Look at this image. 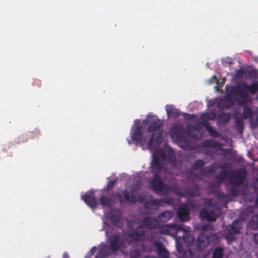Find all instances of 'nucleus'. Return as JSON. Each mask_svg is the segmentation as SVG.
Listing matches in <instances>:
<instances>
[{
    "instance_id": "22",
    "label": "nucleus",
    "mask_w": 258,
    "mask_h": 258,
    "mask_svg": "<svg viewBox=\"0 0 258 258\" xmlns=\"http://www.w3.org/2000/svg\"><path fill=\"white\" fill-rule=\"evenodd\" d=\"M183 190L187 196L190 197L199 196L200 195V187L196 183L190 187L185 188Z\"/></svg>"
},
{
    "instance_id": "38",
    "label": "nucleus",
    "mask_w": 258,
    "mask_h": 258,
    "mask_svg": "<svg viewBox=\"0 0 258 258\" xmlns=\"http://www.w3.org/2000/svg\"><path fill=\"white\" fill-rule=\"evenodd\" d=\"M154 155L157 156L163 161H164L165 159L166 158V153L163 150H158Z\"/></svg>"
},
{
    "instance_id": "47",
    "label": "nucleus",
    "mask_w": 258,
    "mask_h": 258,
    "mask_svg": "<svg viewBox=\"0 0 258 258\" xmlns=\"http://www.w3.org/2000/svg\"><path fill=\"white\" fill-rule=\"evenodd\" d=\"M252 239L254 243L258 246V233L252 234Z\"/></svg>"
},
{
    "instance_id": "2",
    "label": "nucleus",
    "mask_w": 258,
    "mask_h": 258,
    "mask_svg": "<svg viewBox=\"0 0 258 258\" xmlns=\"http://www.w3.org/2000/svg\"><path fill=\"white\" fill-rule=\"evenodd\" d=\"M225 88L228 95L231 97L237 94L239 104L243 105L249 98L248 93L254 94L257 91L258 81H254L250 85H248L246 83H241L237 84L236 87L226 86Z\"/></svg>"
},
{
    "instance_id": "43",
    "label": "nucleus",
    "mask_w": 258,
    "mask_h": 258,
    "mask_svg": "<svg viewBox=\"0 0 258 258\" xmlns=\"http://www.w3.org/2000/svg\"><path fill=\"white\" fill-rule=\"evenodd\" d=\"M226 82V78H222L221 80H220V82L219 83V84L217 85V86H216V90L217 91H220L219 88H221L223 87L224 84H225Z\"/></svg>"
},
{
    "instance_id": "31",
    "label": "nucleus",
    "mask_w": 258,
    "mask_h": 258,
    "mask_svg": "<svg viewBox=\"0 0 258 258\" xmlns=\"http://www.w3.org/2000/svg\"><path fill=\"white\" fill-rule=\"evenodd\" d=\"M204 117L208 120H214L216 118V113L215 111H211L204 113L202 114Z\"/></svg>"
},
{
    "instance_id": "25",
    "label": "nucleus",
    "mask_w": 258,
    "mask_h": 258,
    "mask_svg": "<svg viewBox=\"0 0 258 258\" xmlns=\"http://www.w3.org/2000/svg\"><path fill=\"white\" fill-rule=\"evenodd\" d=\"M109 218L112 224L119 228H121L123 226V223L121 221L120 215H116L114 214H110Z\"/></svg>"
},
{
    "instance_id": "54",
    "label": "nucleus",
    "mask_w": 258,
    "mask_h": 258,
    "mask_svg": "<svg viewBox=\"0 0 258 258\" xmlns=\"http://www.w3.org/2000/svg\"><path fill=\"white\" fill-rule=\"evenodd\" d=\"M230 167V164L229 163H225L220 166V168L221 169L229 168Z\"/></svg>"
},
{
    "instance_id": "9",
    "label": "nucleus",
    "mask_w": 258,
    "mask_h": 258,
    "mask_svg": "<svg viewBox=\"0 0 258 258\" xmlns=\"http://www.w3.org/2000/svg\"><path fill=\"white\" fill-rule=\"evenodd\" d=\"M180 225L169 224L161 226L159 225L157 229L161 234L174 236L177 235L178 232L180 231V229L182 228Z\"/></svg>"
},
{
    "instance_id": "39",
    "label": "nucleus",
    "mask_w": 258,
    "mask_h": 258,
    "mask_svg": "<svg viewBox=\"0 0 258 258\" xmlns=\"http://www.w3.org/2000/svg\"><path fill=\"white\" fill-rule=\"evenodd\" d=\"M200 119L201 120V123L203 126H204L206 130L208 128V127H210V123L208 122V120L205 117H204L202 115L200 116Z\"/></svg>"
},
{
    "instance_id": "59",
    "label": "nucleus",
    "mask_w": 258,
    "mask_h": 258,
    "mask_svg": "<svg viewBox=\"0 0 258 258\" xmlns=\"http://www.w3.org/2000/svg\"><path fill=\"white\" fill-rule=\"evenodd\" d=\"M63 258H70L69 255L67 252H64L63 254Z\"/></svg>"
},
{
    "instance_id": "62",
    "label": "nucleus",
    "mask_w": 258,
    "mask_h": 258,
    "mask_svg": "<svg viewBox=\"0 0 258 258\" xmlns=\"http://www.w3.org/2000/svg\"><path fill=\"white\" fill-rule=\"evenodd\" d=\"M255 204L258 207V197L257 198L256 201H255Z\"/></svg>"
},
{
    "instance_id": "15",
    "label": "nucleus",
    "mask_w": 258,
    "mask_h": 258,
    "mask_svg": "<svg viewBox=\"0 0 258 258\" xmlns=\"http://www.w3.org/2000/svg\"><path fill=\"white\" fill-rule=\"evenodd\" d=\"M81 199L90 207L95 208L97 205V200L93 190H89L81 197Z\"/></svg>"
},
{
    "instance_id": "26",
    "label": "nucleus",
    "mask_w": 258,
    "mask_h": 258,
    "mask_svg": "<svg viewBox=\"0 0 258 258\" xmlns=\"http://www.w3.org/2000/svg\"><path fill=\"white\" fill-rule=\"evenodd\" d=\"M231 118L228 113L222 112L218 116L217 120L218 124H225L229 122Z\"/></svg>"
},
{
    "instance_id": "46",
    "label": "nucleus",
    "mask_w": 258,
    "mask_h": 258,
    "mask_svg": "<svg viewBox=\"0 0 258 258\" xmlns=\"http://www.w3.org/2000/svg\"><path fill=\"white\" fill-rule=\"evenodd\" d=\"M182 115L184 118L187 120L193 119L195 116V115L190 114L187 113H183Z\"/></svg>"
},
{
    "instance_id": "36",
    "label": "nucleus",
    "mask_w": 258,
    "mask_h": 258,
    "mask_svg": "<svg viewBox=\"0 0 258 258\" xmlns=\"http://www.w3.org/2000/svg\"><path fill=\"white\" fill-rule=\"evenodd\" d=\"M228 173V171H227V170H222L221 171V172L215 177V178L216 179H219L220 182H222L224 180L225 178L226 177Z\"/></svg>"
},
{
    "instance_id": "44",
    "label": "nucleus",
    "mask_w": 258,
    "mask_h": 258,
    "mask_svg": "<svg viewBox=\"0 0 258 258\" xmlns=\"http://www.w3.org/2000/svg\"><path fill=\"white\" fill-rule=\"evenodd\" d=\"M169 159L172 163L173 164L176 162V157L173 152H170L169 154Z\"/></svg>"
},
{
    "instance_id": "5",
    "label": "nucleus",
    "mask_w": 258,
    "mask_h": 258,
    "mask_svg": "<svg viewBox=\"0 0 258 258\" xmlns=\"http://www.w3.org/2000/svg\"><path fill=\"white\" fill-rule=\"evenodd\" d=\"M152 189L156 193L167 195L172 190V186L165 184L161 179V175L157 173L154 174L153 178L150 181Z\"/></svg>"
},
{
    "instance_id": "37",
    "label": "nucleus",
    "mask_w": 258,
    "mask_h": 258,
    "mask_svg": "<svg viewBox=\"0 0 258 258\" xmlns=\"http://www.w3.org/2000/svg\"><path fill=\"white\" fill-rule=\"evenodd\" d=\"M221 62L223 64H232L235 63L234 60L230 57H226L222 58Z\"/></svg>"
},
{
    "instance_id": "48",
    "label": "nucleus",
    "mask_w": 258,
    "mask_h": 258,
    "mask_svg": "<svg viewBox=\"0 0 258 258\" xmlns=\"http://www.w3.org/2000/svg\"><path fill=\"white\" fill-rule=\"evenodd\" d=\"M176 248L177 249L178 254H182L183 252V251L184 250L183 247L182 245V244H180L177 242L176 243Z\"/></svg>"
},
{
    "instance_id": "41",
    "label": "nucleus",
    "mask_w": 258,
    "mask_h": 258,
    "mask_svg": "<svg viewBox=\"0 0 258 258\" xmlns=\"http://www.w3.org/2000/svg\"><path fill=\"white\" fill-rule=\"evenodd\" d=\"M251 223L254 227L258 229V214L252 217Z\"/></svg>"
},
{
    "instance_id": "42",
    "label": "nucleus",
    "mask_w": 258,
    "mask_h": 258,
    "mask_svg": "<svg viewBox=\"0 0 258 258\" xmlns=\"http://www.w3.org/2000/svg\"><path fill=\"white\" fill-rule=\"evenodd\" d=\"M201 230L203 231H206V230H210V231H213L214 228L213 226L211 224H205L204 225L202 226L201 227Z\"/></svg>"
},
{
    "instance_id": "1",
    "label": "nucleus",
    "mask_w": 258,
    "mask_h": 258,
    "mask_svg": "<svg viewBox=\"0 0 258 258\" xmlns=\"http://www.w3.org/2000/svg\"><path fill=\"white\" fill-rule=\"evenodd\" d=\"M159 225V220L151 217L145 218L142 221V224L132 221L130 223L131 231L128 232V236L132 241H141L147 232L143 226L148 229H154L157 228Z\"/></svg>"
},
{
    "instance_id": "64",
    "label": "nucleus",
    "mask_w": 258,
    "mask_h": 258,
    "mask_svg": "<svg viewBox=\"0 0 258 258\" xmlns=\"http://www.w3.org/2000/svg\"><path fill=\"white\" fill-rule=\"evenodd\" d=\"M237 62H238V63H241V62L239 61V59H238V60H237Z\"/></svg>"
},
{
    "instance_id": "63",
    "label": "nucleus",
    "mask_w": 258,
    "mask_h": 258,
    "mask_svg": "<svg viewBox=\"0 0 258 258\" xmlns=\"http://www.w3.org/2000/svg\"><path fill=\"white\" fill-rule=\"evenodd\" d=\"M255 71H253V70H252L251 72H250V74L251 75H253V73H255Z\"/></svg>"
},
{
    "instance_id": "52",
    "label": "nucleus",
    "mask_w": 258,
    "mask_h": 258,
    "mask_svg": "<svg viewBox=\"0 0 258 258\" xmlns=\"http://www.w3.org/2000/svg\"><path fill=\"white\" fill-rule=\"evenodd\" d=\"M146 201H147L145 200V198L141 195L139 196L138 199L137 198V202H139L140 203H144V204Z\"/></svg>"
},
{
    "instance_id": "11",
    "label": "nucleus",
    "mask_w": 258,
    "mask_h": 258,
    "mask_svg": "<svg viewBox=\"0 0 258 258\" xmlns=\"http://www.w3.org/2000/svg\"><path fill=\"white\" fill-rule=\"evenodd\" d=\"M172 201L171 198L166 197L161 199H154L149 200L145 202L144 206L146 209H152L153 210H157L162 204H170Z\"/></svg>"
},
{
    "instance_id": "45",
    "label": "nucleus",
    "mask_w": 258,
    "mask_h": 258,
    "mask_svg": "<svg viewBox=\"0 0 258 258\" xmlns=\"http://www.w3.org/2000/svg\"><path fill=\"white\" fill-rule=\"evenodd\" d=\"M31 133V137L33 139L35 138L38 137L40 135V132L38 130L35 129Z\"/></svg>"
},
{
    "instance_id": "57",
    "label": "nucleus",
    "mask_w": 258,
    "mask_h": 258,
    "mask_svg": "<svg viewBox=\"0 0 258 258\" xmlns=\"http://www.w3.org/2000/svg\"><path fill=\"white\" fill-rule=\"evenodd\" d=\"M140 123V119H135L134 120V125H137Z\"/></svg>"
},
{
    "instance_id": "51",
    "label": "nucleus",
    "mask_w": 258,
    "mask_h": 258,
    "mask_svg": "<svg viewBox=\"0 0 258 258\" xmlns=\"http://www.w3.org/2000/svg\"><path fill=\"white\" fill-rule=\"evenodd\" d=\"M141 255V252L139 250H136L134 252L131 253V256L132 257H137L140 256Z\"/></svg>"
},
{
    "instance_id": "30",
    "label": "nucleus",
    "mask_w": 258,
    "mask_h": 258,
    "mask_svg": "<svg viewBox=\"0 0 258 258\" xmlns=\"http://www.w3.org/2000/svg\"><path fill=\"white\" fill-rule=\"evenodd\" d=\"M224 249L219 247L215 249L212 254V258H223Z\"/></svg>"
},
{
    "instance_id": "19",
    "label": "nucleus",
    "mask_w": 258,
    "mask_h": 258,
    "mask_svg": "<svg viewBox=\"0 0 258 258\" xmlns=\"http://www.w3.org/2000/svg\"><path fill=\"white\" fill-rule=\"evenodd\" d=\"M227 93V92L226 91ZM235 96H237V94H235L233 97L229 96L227 93L226 98L221 99L218 103V106L220 108H229L233 105V101L231 99H236L238 102V98H235Z\"/></svg>"
},
{
    "instance_id": "35",
    "label": "nucleus",
    "mask_w": 258,
    "mask_h": 258,
    "mask_svg": "<svg viewBox=\"0 0 258 258\" xmlns=\"http://www.w3.org/2000/svg\"><path fill=\"white\" fill-rule=\"evenodd\" d=\"M117 181V178L109 181L106 185V187L105 188V190H110L112 189L114 187H115Z\"/></svg>"
},
{
    "instance_id": "50",
    "label": "nucleus",
    "mask_w": 258,
    "mask_h": 258,
    "mask_svg": "<svg viewBox=\"0 0 258 258\" xmlns=\"http://www.w3.org/2000/svg\"><path fill=\"white\" fill-rule=\"evenodd\" d=\"M236 123L240 128L243 127V121L240 119H236Z\"/></svg>"
},
{
    "instance_id": "61",
    "label": "nucleus",
    "mask_w": 258,
    "mask_h": 258,
    "mask_svg": "<svg viewBox=\"0 0 258 258\" xmlns=\"http://www.w3.org/2000/svg\"><path fill=\"white\" fill-rule=\"evenodd\" d=\"M145 258H157L153 256H146Z\"/></svg>"
},
{
    "instance_id": "23",
    "label": "nucleus",
    "mask_w": 258,
    "mask_h": 258,
    "mask_svg": "<svg viewBox=\"0 0 258 258\" xmlns=\"http://www.w3.org/2000/svg\"><path fill=\"white\" fill-rule=\"evenodd\" d=\"M99 203L103 207H112L114 204L113 199L109 195H102L99 199Z\"/></svg>"
},
{
    "instance_id": "8",
    "label": "nucleus",
    "mask_w": 258,
    "mask_h": 258,
    "mask_svg": "<svg viewBox=\"0 0 258 258\" xmlns=\"http://www.w3.org/2000/svg\"><path fill=\"white\" fill-rule=\"evenodd\" d=\"M145 127L142 125L132 128L131 135L133 141L138 143L144 144L147 140V136L145 134Z\"/></svg>"
},
{
    "instance_id": "20",
    "label": "nucleus",
    "mask_w": 258,
    "mask_h": 258,
    "mask_svg": "<svg viewBox=\"0 0 258 258\" xmlns=\"http://www.w3.org/2000/svg\"><path fill=\"white\" fill-rule=\"evenodd\" d=\"M177 217L182 222H186L189 220V212L188 208L186 206H181L177 209Z\"/></svg>"
},
{
    "instance_id": "14",
    "label": "nucleus",
    "mask_w": 258,
    "mask_h": 258,
    "mask_svg": "<svg viewBox=\"0 0 258 258\" xmlns=\"http://www.w3.org/2000/svg\"><path fill=\"white\" fill-rule=\"evenodd\" d=\"M180 226L182 227L180 231H182L183 232L182 237L184 242L189 245H191L195 241V237L191 232L190 227L183 224H180Z\"/></svg>"
},
{
    "instance_id": "49",
    "label": "nucleus",
    "mask_w": 258,
    "mask_h": 258,
    "mask_svg": "<svg viewBox=\"0 0 258 258\" xmlns=\"http://www.w3.org/2000/svg\"><path fill=\"white\" fill-rule=\"evenodd\" d=\"M220 80L218 79L216 76H213L210 79V83H214L215 82L217 85L219 84Z\"/></svg>"
},
{
    "instance_id": "53",
    "label": "nucleus",
    "mask_w": 258,
    "mask_h": 258,
    "mask_svg": "<svg viewBox=\"0 0 258 258\" xmlns=\"http://www.w3.org/2000/svg\"><path fill=\"white\" fill-rule=\"evenodd\" d=\"M244 74V71L242 70H237L236 72V76L238 77H242Z\"/></svg>"
},
{
    "instance_id": "58",
    "label": "nucleus",
    "mask_w": 258,
    "mask_h": 258,
    "mask_svg": "<svg viewBox=\"0 0 258 258\" xmlns=\"http://www.w3.org/2000/svg\"><path fill=\"white\" fill-rule=\"evenodd\" d=\"M142 249H143V250H146V251H151L152 250V248L151 247H150L148 249H146V248H145V245H143Z\"/></svg>"
},
{
    "instance_id": "12",
    "label": "nucleus",
    "mask_w": 258,
    "mask_h": 258,
    "mask_svg": "<svg viewBox=\"0 0 258 258\" xmlns=\"http://www.w3.org/2000/svg\"><path fill=\"white\" fill-rule=\"evenodd\" d=\"M109 248L113 252L117 251L121 246L119 232L113 233L109 238Z\"/></svg>"
},
{
    "instance_id": "32",
    "label": "nucleus",
    "mask_w": 258,
    "mask_h": 258,
    "mask_svg": "<svg viewBox=\"0 0 258 258\" xmlns=\"http://www.w3.org/2000/svg\"><path fill=\"white\" fill-rule=\"evenodd\" d=\"M193 256L194 253L190 249L183 250L182 254H178V258H192Z\"/></svg>"
},
{
    "instance_id": "3",
    "label": "nucleus",
    "mask_w": 258,
    "mask_h": 258,
    "mask_svg": "<svg viewBox=\"0 0 258 258\" xmlns=\"http://www.w3.org/2000/svg\"><path fill=\"white\" fill-rule=\"evenodd\" d=\"M143 123L148 125L147 131L152 133L148 143V148L151 150L154 147L155 143L156 145H158L161 142L162 131H159L156 138L154 132L159 130L163 126V123L157 116L152 115H149Z\"/></svg>"
},
{
    "instance_id": "28",
    "label": "nucleus",
    "mask_w": 258,
    "mask_h": 258,
    "mask_svg": "<svg viewBox=\"0 0 258 258\" xmlns=\"http://www.w3.org/2000/svg\"><path fill=\"white\" fill-rule=\"evenodd\" d=\"M215 167L213 165L202 168L201 169V174L202 175H209L215 172Z\"/></svg>"
},
{
    "instance_id": "33",
    "label": "nucleus",
    "mask_w": 258,
    "mask_h": 258,
    "mask_svg": "<svg viewBox=\"0 0 258 258\" xmlns=\"http://www.w3.org/2000/svg\"><path fill=\"white\" fill-rule=\"evenodd\" d=\"M205 164V162L203 160L198 159L195 161L192 165L191 167L194 169H199L203 168L202 167Z\"/></svg>"
},
{
    "instance_id": "24",
    "label": "nucleus",
    "mask_w": 258,
    "mask_h": 258,
    "mask_svg": "<svg viewBox=\"0 0 258 258\" xmlns=\"http://www.w3.org/2000/svg\"><path fill=\"white\" fill-rule=\"evenodd\" d=\"M223 146L222 144L219 142L215 141L212 139H207L204 140L202 143V146L206 148H218Z\"/></svg>"
},
{
    "instance_id": "18",
    "label": "nucleus",
    "mask_w": 258,
    "mask_h": 258,
    "mask_svg": "<svg viewBox=\"0 0 258 258\" xmlns=\"http://www.w3.org/2000/svg\"><path fill=\"white\" fill-rule=\"evenodd\" d=\"M153 245L159 257L168 258L169 253L162 242L155 241L153 242Z\"/></svg>"
},
{
    "instance_id": "34",
    "label": "nucleus",
    "mask_w": 258,
    "mask_h": 258,
    "mask_svg": "<svg viewBox=\"0 0 258 258\" xmlns=\"http://www.w3.org/2000/svg\"><path fill=\"white\" fill-rule=\"evenodd\" d=\"M210 137L217 138L220 136V133L216 131L212 126L208 127L207 130Z\"/></svg>"
},
{
    "instance_id": "29",
    "label": "nucleus",
    "mask_w": 258,
    "mask_h": 258,
    "mask_svg": "<svg viewBox=\"0 0 258 258\" xmlns=\"http://www.w3.org/2000/svg\"><path fill=\"white\" fill-rule=\"evenodd\" d=\"M253 113L251 108L244 105L243 107V117L245 119L250 117Z\"/></svg>"
},
{
    "instance_id": "21",
    "label": "nucleus",
    "mask_w": 258,
    "mask_h": 258,
    "mask_svg": "<svg viewBox=\"0 0 258 258\" xmlns=\"http://www.w3.org/2000/svg\"><path fill=\"white\" fill-rule=\"evenodd\" d=\"M167 115L168 118L176 119L180 115V112L173 105H167L165 107Z\"/></svg>"
},
{
    "instance_id": "6",
    "label": "nucleus",
    "mask_w": 258,
    "mask_h": 258,
    "mask_svg": "<svg viewBox=\"0 0 258 258\" xmlns=\"http://www.w3.org/2000/svg\"><path fill=\"white\" fill-rule=\"evenodd\" d=\"M208 201L207 203L209 204H211L210 212L208 211L206 209H202L200 212V217L208 221L215 222L221 214V209L216 205H212L211 199H208Z\"/></svg>"
},
{
    "instance_id": "7",
    "label": "nucleus",
    "mask_w": 258,
    "mask_h": 258,
    "mask_svg": "<svg viewBox=\"0 0 258 258\" xmlns=\"http://www.w3.org/2000/svg\"><path fill=\"white\" fill-rule=\"evenodd\" d=\"M170 135L179 143H188L190 140L189 137L185 135L184 128L180 125L173 126L170 131Z\"/></svg>"
},
{
    "instance_id": "16",
    "label": "nucleus",
    "mask_w": 258,
    "mask_h": 258,
    "mask_svg": "<svg viewBox=\"0 0 258 258\" xmlns=\"http://www.w3.org/2000/svg\"><path fill=\"white\" fill-rule=\"evenodd\" d=\"M241 224L238 220H235L227 228L228 234H226L225 237L226 239H233V235L238 234L239 230L241 229Z\"/></svg>"
},
{
    "instance_id": "56",
    "label": "nucleus",
    "mask_w": 258,
    "mask_h": 258,
    "mask_svg": "<svg viewBox=\"0 0 258 258\" xmlns=\"http://www.w3.org/2000/svg\"><path fill=\"white\" fill-rule=\"evenodd\" d=\"M96 249H97V248H96V246H93V247H92V248L90 250V252H91L92 255H93V254H94L95 253V252L96 251Z\"/></svg>"
},
{
    "instance_id": "60",
    "label": "nucleus",
    "mask_w": 258,
    "mask_h": 258,
    "mask_svg": "<svg viewBox=\"0 0 258 258\" xmlns=\"http://www.w3.org/2000/svg\"><path fill=\"white\" fill-rule=\"evenodd\" d=\"M178 195L180 196H181V197H185V195L183 193H181V192H179L178 193Z\"/></svg>"
},
{
    "instance_id": "55",
    "label": "nucleus",
    "mask_w": 258,
    "mask_h": 258,
    "mask_svg": "<svg viewBox=\"0 0 258 258\" xmlns=\"http://www.w3.org/2000/svg\"><path fill=\"white\" fill-rule=\"evenodd\" d=\"M251 58L255 62L258 63V56L251 55Z\"/></svg>"
},
{
    "instance_id": "10",
    "label": "nucleus",
    "mask_w": 258,
    "mask_h": 258,
    "mask_svg": "<svg viewBox=\"0 0 258 258\" xmlns=\"http://www.w3.org/2000/svg\"><path fill=\"white\" fill-rule=\"evenodd\" d=\"M119 191L116 192V195L120 203L123 204L131 202L135 204L137 202V198L135 195L133 194L130 195L129 192L126 189L120 190L119 189Z\"/></svg>"
},
{
    "instance_id": "17",
    "label": "nucleus",
    "mask_w": 258,
    "mask_h": 258,
    "mask_svg": "<svg viewBox=\"0 0 258 258\" xmlns=\"http://www.w3.org/2000/svg\"><path fill=\"white\" fill-rule=\"evenodd\" d=\"M209 236L203 233H201L196 242L197 250L199 251L204 250L209 245Z\"/></svg>"
},
{
    "instance_id": "13",
    "label": "nucleus",
    "mask_w": 258,
    "mask_h": 258,
    "mask_svg": "<svg viewBox=\"0 0 258 258\" xmlns=\"http://www.w3.org/2000/svg\"><path fill=\"white\" fill-rule=\"evenodd\" d=\"M165 161L160 159L158 157L153 155V160L151 162V167L152 172L154 174L157 173L161 174L162 171H165L164 168Z\"/></svg>"
},
{
    "instance_id": "40",
    "label": "nucleus",
    "mask_w": 258,
    "mask_h": 258,
    "mask_svg": "<svg viewBox=\"0 0 258 258\" xmlns=\"http://www.w3.org/2000/svg\"><path fill=\"white\" fill-rule=\"evenodd\" d=\"M105 247L103 248H101L98 251L96 255L95 256V258H103L106 255H107V252L105 251Z\"/></svg>"
},
{
    "instance_id": "27",
    "label": "nucleus",
    "mask_w": 258,
    "mask_h": 258,
    "mask_svg": "<svg viewBox=\"0 0 258 258\" xmlns=\"http://www.w3.org/2000/svg\"><path fill=\"white\" fill-rule=\"evenodd\" d=\"M173 216V212L171 211H165L159 214L157 218L161 222H166Z\"/></svg>"
},
{
    "instance_id": "4",
    "label": "nucleus",
    "mask_w": 258,
    "mask_h": 258,
    "mask_svg": "<svg viewBox=\"0 0 258 258\" xmlns=\"http://www.w3.org/2000/svg\"><path fill=\"white\" fill-rule=\"evenodd\" d=\"M247 176L245 168H241L231 172L229 176V182L233 186L229 189V193L232 196L236 197L239 194L238 186L242 185Z\"/></svg>"
}]
</instances>
